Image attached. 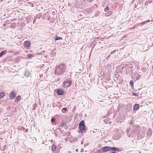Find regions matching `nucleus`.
Here are the masks:
<instances>
[{
    "label": "nucleus",
    "mask_w": 153,
    "mask_h": 153,
    "mask_svg": "<svg viewBox=\"0 0 153 153\" xmlns=\"http://www.w3.org/2000/svg\"><path fill=\"white\" fill-rule=\"evenodd\" d=\"M76 152H78V149H77L76 150Z\"/></svg>",
    "instance_id": "obj_49"
},
{
    "label": "nucleus",
    "mask_w": 153,
    "mask_h": 153,
    "mask_svg": "<svg viewBox=\"0 0 153 153\" xmlns=\"http://www.w3.org/2000/svg\"><path fill=\"white\" fill-rule=\"evenodd\" d=\"M63 125H64V123H63Z\"/></svg>",
    "instance_id": "obj_55"
},
{
    "label": "nucleus",
    "mask_w": 153,
    "mask_h": 153,
    "mask_svg": "<svg viewBox=\"0 0 153 153\" xmlns=\"http://www.w3.org/2000/svg\"><path fill=\"white\" fill-rule=\"evenodd\" d=\"M7 147V145H5L3 148L2 150H5L6 149Z\"/></svg>",
    "instance_id": "obj_34"
},
{
    "label": "nucleus",
    "mask_w": 153,
    "mask_h": 153,
    "mask_svg": "<svg viewBox=\"0 0 153 153\" xmlns=\"http://www.w3.org/2000/svg\"><path fill=\"white\" fill-rule=\"evenodd\" d=\"M16 96L15 92L14 90L12 91L9 94V97L10 100L14 99Z\"/></svg>",
    "instance_id": "obj_5"
},
{
    "label": "nucleus",
    "mask_w": 153,
    "mask_h": 153,
    "mask_svg": "<svg viewBox=\"0 0 153 153\" xmlns=\"http://www.w3.org/2000/svg\"><path fill=\"white\" fill-rule=\"evenodd\" d=\"M140 127L138 125H134L133 126L131 133L133 135H134L136 133V131L137 128Z\"/></svg>",
    "instance_id": "obj_3"
},
{
    "label": "nucleus",
    "mask_w": 153,
    "mask_h": 153,
    "mask_svg": "<svg viewBox=\"0 0 153 153\" xmlns=\"http://www.w3.org/2000/svg\"><path fill=\"white\" fill-rule=\"evenodd\" d=\"M71 84V82L69 81H67L64 82L63 86L65 88H67Z\"/></svg>",
    "instance_id": "obj_8"
},
{
    "label": "nucleus",
    "mask_w": 153,
    "mask_h": 153,
    "mask_svg": "<svg viewBox=\"0 0 153 153\" xmlns=\"http://www.w3.org/2000/svg\"><path fill=\"white\" fill-rule=\"evenodd\" d=\"M100 12L99 11H97L95 13L94 16L95 17H97L100 14Z\"/></svg>",
    "instance_id": "obj_22"
},
{
    "label": "nucleus",
    "mask_w": 153,
    "mask_h": 153,
    "mask_svg": "<svg viewBox=\"0 0 153 153\" xmlns=\"http://www.w3.org/2000/svg\"><path fill=\"white\" fill-rule=\"evenodd\" d=\"M11 27L12 28H14L16 27V24L15 23H13L11 24Z\"/></svg>",
    "instance_id": "obj_31"
},
{
    "label": "nucleus",
    "mask_w": 153,
    "mask_h": 153,
    "mask_svg": "<svg viewBox=\"0 0 153 153\" xmlns=\"http://www.w3.org/2000/svg\"><path fill=\"white\" fill-rule=\"evenodd\" d=\"M55 121V119L54 118H52L51 119V122L52 123L54 122Z\"/></svg>",
    "instance_id": "obj_35"
},
{
    "label": "nucleus",
    "mask_w": 153,
    "mask_h": 153,
    "mask_svg": "<svg viewBox=\"0 0 153 153\" xmlns=\"http://www.w3.org/2000/svg\"><path fill=\"white\" fill-rule=\"evenodd\" d=\"M50 22H52L51 21H50Z\"/></svg>",
    "instance_id": "obj_53"
},
{
    "label": "nucleus",
    "mask_w": 153,
    "mask_h": 153,
    "mask_svg": "<svg viewBox=\"0 0 153 153\" xmlns=\"http://www.w3.org/2000/svg\"><path fill=\"white\" fill-rule=\"evenodd\" d=\"M37 105L36 103L34 104L33 105V110H35L36 109V107H37Z\"/></svg>",
    "instance_id": "obj_28"
},
{
    "label": "nucleus",
    "mask_w": 153,
    "mask_h": 153,
    "mask_svg": "<svg viewBox=\"0 0 153 153\" xmlns=\"http://www.w3.org/2000/svg\"><path fill=\"white\" fill-rule=\"evenodd\" d=\"M149 22H150V20H148L145 21H144L143 22H141V23L138 24H139V25H143Z\"/></svg>",
    "instance_id": "obj_19"
},
{
    "label": "nucleus",
    "mask_w": 153,
    "mask_h": 153,
    "mask_svg": "<svg viewBox=\"0 0 153 153\" xmlns=\"http://www.w3.org/2000/svg\"><path fill=\"white\" fill-rule=\"evenodd\" d=\"M111 12L110 11H109L105 14V16H108L111 15Z\"/></svg>",
    "instance_id": "obj_27"
},
{
    "label": "nucleus",
    "mask_w": 153,
    "mask_h": 153,
    "mask_svg": "<svg viewBox=\"0 0 153 153\" xmlns=\"http://www.w3.org/2000/svg\"><path fill=\"white\" fill-rule=\"evenodd\" d=\"M141 70L143 72H145L147 71V68L146 67L142 68H141Z\"/></svg>",
    "instance_id": "obj_29"
},
{
    "label": "nucleus",
    "mask_w": 153,
    "mask_h": 153,
    "mask_svg": "<svg viewBox=\"0 0 153 153\" xmlns=\"http://www.w3.org/2000/svg\"><path fill=\"white\" fill-rule=\"evenodd\" d=\"M106 68H107L108 71H110V69L111 68V66L109 64H108L107 65V66L106 67Z\"/></svg>",
    "instance_id": "obj_20"
},
{
    "label": "nucleus",
    "mask_w": 153,
    "mask_h": 153,
    "mask_svg": "<svg viewBox=\"0 0 153 153\" xmlns=\"http://www.w3.org/2000/svg\"><path fill=\"white\" fill-rule=\"evenodd\" d=\"M76 106H75L74 108H73V111H75V110L76 109Z\"/></svg>",
    "instance_id": "obj_40"
},
{
    "label": "nucleus",
    "mask_w": 153,
    "mask_h": 153,
    "mask_svg": "<svg viewBox=\"0 0 153 153\" xmlns=\"http://www.w3.org/2000/svg\"><path fill=\"white\" fill-rule=\"evenodd\" d=\"M131 128L130 127H128L127 128L126 130V134H128L129 133L131 130Z\"/></svg>",
    "instance_id": "obj_21"
},
{
    "label": "nucleus",
    "mask_w": 153,
    "mask_h": 153,
    "mask_svg": "<svg viewBox=\"0 0 153 153\" xmlns=\"http://www.w3.org/2000/svg\"><path fill=\"white\" fill-rule=\"evenodd\" d=\"M56 146L55 144H53L52 147V151L54 152L56 150Z\"/></svg>",
    "instance_id": "obj_16"
},
{
    "label": "nucleus",
    "mask_w": 153,
    "mask_h": 153,
    "mask_svg": "<svg viewBox=\"0 0 153 153\" xmlns=\"http://www.w3.org/2000/svg\"><path fill=\"white\" fill-rule=\"evenodd\" d=\"M122 70H123V68H122Z\"/></svg>",
    "instance_id": "obj_54"
},
{
    "label": "nucleus",
    "mask_w": 153,
    "mask_h": 153,
    "mask_svg": "<svg viewBox=\"0 0 153 153\" xmlns=\"http://www.w3.org/2000/svg\"><path fill=\"white\" fill-rule=\"evenodd\" d=\"M152 134V132L151 129L150 128H149L146 135L148 137H150Z\"/></svg>",
    "instance_id": "obj_13"
},
{
    "label": "nucleus",
    "mask_w": 153,
    "mask_h": 153,
    "mask_svg": "<svg viewBox=\"0 0 153 153\" xmlns=\"http://www.w3.org/2000/svg\"><path fill=\"white\" fill-rule=\"evenodd\" d=\"M110 120V118H107L105 119L104 120V121L105 123H107Z\"/></svg>",
    "instance_id": "obj_30"
},
{
    "label": "nucleus",
    "mask_w": 153,
    "mask_h": 153,
    "mask_svg": "<svg viewBox=\"0 0 153 153\" xmlns=\"http://www.w3.org/2000/svg\"><path fill=\"white\" fill-rule=\"evenodd\" d=\"M36 18H35L34 19H33V23H34L36 22Z\"/></svg>",
    "instance_id": "obj_41"
},
{
    "label": "nucleus",
    "mask_w": 153,
    "mask_h": 153,
    "mask_svg": "<svg viewBox=\"0 0 153 153\" xmlns=\"http://www.w3.org/2000/svg\"><path fill=\"white\" fill-rule=\"evenodd\" d=\"M21 96H18L16 98L15 101L16 102V100L17 101L20 100L21 99Z\"/></svg>",
    "instance_id": "obj_25"
},
{
    "label": "nucleus",
    "mask_w": 153,
    "mask_h": 153,
    "mask_svg": "<svg viewBox=\"0 0 153 153\" xmlns=\"http://www.w3.org/2000/svg\"><path fill=\"white\" fill-rule=\"evenodd\" d=\"M63 125H64V123H63Z\"/></svg>",
    "instance_id": "obj_56"
},
{
    "label": "nucleus",
    "mask_w": 153,
    "mask_h": 153,
    "mask_svg": "<svg viewBox=\"0 0 153 153\" xmlns=\"http://www.w3.org/2000/svg\"><path fill=\"white\" fill-rule=\"evenodd\" d=\"M27 57L30 59L32 58L33 56V55L31 54H29L27 55Z\"/></svg>",
    "instance_id": "obj_23"
},
{
    "label": "nucleus",
    "mask_w": 153,
    "mask_h": 153,
    "mask_svg": "<svg viewBox=\"0 0 153 153\" xmlns=\"http://www.w3.org/2000/svg\"><path fill=\"white\" fill-rule=\"evenodd\" d=\"M152 126H153V124H152Z\"/></svg>",
    "instance_id": "obj_58"
},
{
    "label": "nucleus",
    "mask_w": 153,
    "mask_h": 153,
    "mask_svg": "<svg viewBox=\"0 0 153 153\" xmlns=\"http://www.w3.org/2000/svg\"><path fill=\"white\" fill-rule=\"evenodd\" d=\"M79 128L80 129L79 133L81 132V133H83L86 130L85 128V125L84 120H82L79 123Z\"/></svg>",
    "instance_id": "obj_2"
},
{
    "label": "nucleus",
    "mask_w": 153,
    "mask_h": 153,
    "mask_svg": "<svg viewBox=\"0 0 153 153\" xmlns=\"http://www.w3.org/2000/svg\"><path fill=\"white\" fill-rule=\"evenodd\" d=\"M42 16V13H39V14H38V15H37L36 16L35 18H36V19H39Z\"/></svg>",
    "instance_id": "obj_17"
},
{
    "label": "nucleus",
    "mask_w": 153,
    "mask_h": 153,
    "mask_svg": "<svg viewBox=\"0 0 153 153\" xmlns=\"http://www.w3.org/2000/svg\"><path fill=\"white\" fill-rule=\"evenodd\" d=\"M52 14H53V15H55V12H54V11H53L52 12Z\"/></svg>",
    "instance_id": "obj_46"
},
{
    "label": "nucleus",
    "mask_w": 153,
    "mask_h": 153,
    "mask_svg": "<svg viewBox=\"0 0 153 153\" xmlns=\"http://www.w3.org/2000/svg\"><path fill=\"white\" fill-rule=\"evenodd\" d=\"M30 74V73L29 71H25V76L26 77H28Z\"/></svg>",
    "instance_id": "obj_14"
},
{
    "label": "nucleus",
    "mask_w": 153,
    "mask_h": 153,
    "mask_svg": "<svg viewBox=\"0 0 153 153\" xmlns=\"http://www.w3.org/2000/svg\"><path fill=\"white\" fill-rule=\"evenodd\" d=\"M5 25H6L5 24H4V26H5Z\"/></svg>",
    "instance_id": "obj_51"
},
{
    "label": "nucleus",
    "mask_w": 153,
    "mask_h": 153,
    "mask_svg": "<svg viewBox=\"0 0 153 153\" xmlns=\"http://www.w3.org/2000/svg\"><path fill=\"white\" fill-rule=\"evenodd\" d=\"M110 57H111V59H112V58H111V56L110 55H108L106 57V59L107 60H108V59H109V58Z\"/></svg>",
    "instance_id": "obj_33"
},
{
    "label": "nucleus",
    "mask_w": 153,
    "mask_h": 153,
    "mask_svg": "<svg viewBox=\"0 0 153 153\" xmlns=\"http://www.w3.org/2000/svg\"><path fill=\"white\" fill-rule=\"evenodd\" d=\"M56 93L58 95H62L63 94V91L62 89H58L57 90Z\"/></svg>",
    "instance_id": "obj_11"
},
{
    "label": "nucleus",
    "mask_w": 153,
    "mask_h": 153,
    "mask_svg": "<svg viewBox=\"0 0 153 153\" xmlns=\"http://www.w3.org/2000/svg\"><path fill=\"white\" fill-rule=\"evenodd\" d=\"M71 5V3H70L69 2V3H68V6H70Z\"/></svg>",
    "instance_id": "obj_47"
},
{
    "label": "nucleus",
    "mask_w": 153,
    "mask_h": 153,
    "mask_svg": "<svg viewBox=\"0 0 153 153\" xmlns=\"http://www.w3.org/2000/svg\"><path fill=\"white\" fill-rule=\"evenodd\" d=\"M112 153H116V152H112Z\"/></svg>",
    "instance_id": "obj_48"
},
{
    "label": "nucleus",
    "mask_w": 153,
    "mask_h": 153,
    "mask_svg": "<svg viewBox=\"0 0 153 153\" xmlns=\"http://www.w3.org/2000/svg\"><path fill=\"white\" fill-rule=\"evenodd\" d=\"M102 151L103 152H105L109 151V146H105L102 148Z\"/></svg>",
    "instance_id": "obj_10"
},
{
    "label": "nucleus",
    "mask_w": 153,
    "mask_h": 153,
    "mask_svg": "<svg viewBox=\"0 0 153 153\" xmlns=\"http://www.w3.org/2000/svg\"><path fill=\"white\" fill-rule=\"evenodd\" d=\"M50 13L51 12L50 11H47L46 13H45L42 15V17L43 18L46 17V19L49 20L51 18V16L49 15Z\"/></svg>",
    "instance_id": "obj_4"
},
{
    "label": "nucleus",
    "mask_w": 153,
    "mask_h": 153,
    "mask_svg": "<svg viewBox=\"0 0 153 153\" xmlns=\"http://www.w3.org/2000/svg\"><path fill=\"white\" fill-rule=\"evenodd\" d=\"M1 57V55H0V57Z\"/></svg>",
    "instance_id": "obj_52"
},
{
    "label": "nucleus",
    "mask_w": 153,
    "mask_h": 153,
    "mask_svg": "<svg viewBox=\"0 0 153 153\" xmlns=\"http://www.w3.org/2000/svg\"><path fill=\"white\" fill-rule=\"evenodd\" d=\"M30 45V42L29 41H26L24 43V46L27 49H28Z\"/></svg>",
    "instance_id": "obj_9"
},
{
    "label": "nucleus",
    "mask_w": 153,
    "mask_h": 153,
    "mask_svg": "<svg viewBox=\"0 0 153 153\" xmlns=\"http://www.w3.org/2000/svg\"><path fill=\"white\" fill-rule=\"evenodd\" d=\"M108 7H107L106 8H105L104 9L105 11L106 12L108 10Z\"/></svg>",
    "instance_id": "obj_37"
},
{
    "label": "nucleus",
    "mask_w": 153,
    "mask_h": 153,
    "mask_svg": "<svg viewBox=\"0 0 153 153\" xmlns=\"http://www.w3.org/2000/svg\"><path fill=\"white\" fill-rule=\"evenodd\" d=\"M16 20V19L14 18V19H13L11 20V21H15Z\"/></svg>",
    "instance_id": "obj_44"
},
{
    "label": "nucleus",
    "mask_w": 153,
    "mask_h": 153,
    "mask_svg": "<svg viewBox=\"0 0 153 153\" xmlns=\"http://www.w3.org/2000/svg\"><path fill=\"white\" fill-rule=\"evenodd\" d=\"M5 95V94L4 92H1L0 94V98L3 97Z\"/></svg>",
    "instance_id": "obj_24"
},
{
    "label": "nucleus",
    "mask_w": 153,
    "mask_h": 153,
    "mask_svg": "<svg viewBox=\"0 0 153 153\" xmlns=\"http://www.w3.org/2000/svg\"><path fill=\"white\" fill-rule=\"evenodd\" d=\"M122 66V65H121V66L120 67V68H121V67H122V68H123V66Z\"/></svg>",
    "instance_id": "obj_50"
},
{
    "label": "nucleus",
    "mask_w": 153,
    "mask_h": 153,
    "mask_svg": "<svg viewBox=\"0 0 153 153\" xmlns=\"http://www.w3.org/2000/svg\"><path fill=\"white\" fill-rule=\"evenodd\" d=\"M118 53V50H114L113 51L111 52L110 53L111 57L112 58H116V54Z\"/></svg>",
    "instance_id": "obj_7"
},
{
    "label": "nucleus",
    "mask_w": 153,
    "mask_h": 153,
    "mask_svg": "<svg viewBox=\"0 0 153 153\" xmlns=\"http://www.w3.org/2000/svg\"><path fill=\"white\" fill-rule=\"evenodd\" d=\"M7 51L4 50L1 52L0 53V55L1 56H3L5 54L7 53Z\"/></svg>",
    "instance_id": "obj_15"
},
{
    "label": "nucleus",
    "mask_w": 153,
    "mask_h": 153,
    "mask_svg": "<svg viewBox=\"0 0 153 153\" xmlns=\"http://www.w3.org/2000/svg\"><path fill=\"white\" fill-rule=\"evenodd\" d=\"M140 75H138V76H137V79H139L140 78Z\"/></svg>",
    "instance_id": "obj_38"
},
{
    "label": "nucleus",
    "mask_w": 153,
    "mask_h": 153,
    "mask_svg": "<svg viewBox=\"0 0 153 153\" xmlns=\"http://www.w3.org/2000/svg\"><path fill=\"white\" fill-rule=\"evenodd\" d=\"M62 37H58L56 36V38H55V40L56 41L59 40H62Z\"/></svg>",
    "instance_id": "obj_26"
},
{
    "label": "nucleus",
    "mask_w": 153,
    "mask_h": 153,
    "mask_svg": "<svg viewBox=\"0 0 153 153\" xmlns=\"http://www.w3.org/2000/svg\"><path fill=\"white\" fill-rule=\"evenodd\" d=\"M66 68L64 64H60L57 66L54 70V74L56 76H59L64 74Z\"/></svg>",
    "instance_id": "obj_1"
},
{
    "label": "nucleus",
    "mask_w": 153,
    "mask_h": 153,
    "mask_svg": "<svg viewBox=\"0 0 153 153\" xmlns=\"http://www.w3.org/2000/svg\"><path fill=\"white\" fill-rule=\"evenodd\" d=\"M127 134V136H128V137H131V136H130V134H128H128Z\"/></svg>",
    "instance_id": "obj_42"
},
{
    "label": "nucleus",
    "mask_w": 153,
    "mask_h": 153,
    "mask_svg": "<svg viewBox=\"0 0 153 153\" xmlns=\"http://www.w3.org/2000/svg\"><path fill=\"white\" fill-rule=\"evenodd\" d=\"M152 68H153V65H152Z\"/></svg>",
    "instance_id": "obj_57"
},
{
    "label": "nucleus",
    "mask_w": 153,
    "mask_h": 153,
    "mask_svg": "<svg viewBox=\"0 0 153 153\" xmlns=\"http://www.w3.org/2000/svg\"><path fill=\"white\" fill-rule=\"evenodd\" d=\"M67 110V108H62V111L63 112V113H64V112L63 111V110H64L65 111H66Z\"/></svg>",
    "instance_id": "obj_36"
},
{
    "label": "nucleus",
    "mask_w": 153,
    "mask_h": 153,
    "mask_svg": "<svg viewBox=\"0 0 153 153\" xmlns=\"http://www.w3.org/2000/svg\"><path fill=\"white\" fill-rule=\"evenodd\" d=\"M119 149L118 148L115 147H109V151H119Z\"/></svg>",
    "instance_id": "obj_12"
},
{
    "label": "nucleus",
    "mask_w": 153,
    "mask_h": 153,
    "mask_svg": "<svg viewBox=\"0 0 153 153\" xmlns=\"http://www.w3.org/2000/svg\"><path fill=\"white\" fill-rule=\"evenodd\" d=\"M139 107V105L138 104H135L133 107L134 110H137Z\"/></svg>",
    "instance_id": "obj_18"
},
{
    "label": "nucleus",
    "mask_w": 153,
    "mask_h": 153,
    "mask_svg": "<svg viewBox=\"0 0 153 153\" xmlns=\"http://www.w3.org/2000/svg\"><path fill=\"white\" fill-rule=\"evenodd\" d=\"M129 124L131 125H132L133 124V123H132V122H130L129 123Z\"/></svg>",
    "instance_id": "obj_43"
},
{
    "label": "nucleus",
    "mask_w": 153,
    "mask_h": 153,
    "mask_svg": "<svg viewBox=\"0 0 153 153\" xmlns=\"http://www.w3.org/2000/svg\"><path fill=\"white\" fill-rule=\"evenodd\" d=\"M132 94H133V95L134 96H137V94L135 93H132Z\"/></svg>",
    "instance_id": "obj_39"
},
{
    "label": "nucleus",
    "mask_w": 153,
    "mask_h": 153,
    "mask_svg": "<svg viewBox=\"0 0 153 153\" xmlns=\"http://www.w3.org/2000/svg\"><path fill=\"white\" fill-rule=\"evenodd\" d=\"M130 85L131 86H132L134 85V83L132 81H131L130 82Z\"/></svg>",
    "instance_id": "obj_32"
},
{
    "label": "nucleus",
    "mask_w": 153,
    "mask_h": 153,
    "mask_svg": "<svg viewBox=\"0 0 153 153\" xmlns=\"http://www.w3.org/2000/svg\"><path fill=\"white\" fill-rule=\"evenodd\" d=\"M145 130L146 129L143 128V130L140 131L139 133L138 136L141 138L143 137L146 134Z\"/></svg>",
    "instance_id": "obj_6"
},
{
    "label": "nucleus",
    "mask_w": 153,
    "mask_h": 153,
    "mask_svg": "<svg viewBox=\"0 0 153 153\" xmlns=\"http://www.w3.org/2000/svg\"><path fill=\"white\" fill-rule=\"evenodd\" d=\"M25 132H28V129H26L25 130Z\"/></svg>",
    "instance_id": "obj_45"
}]
</instances>
